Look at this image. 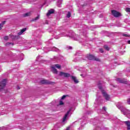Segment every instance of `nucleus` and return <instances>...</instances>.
<instances>
[{"mask_svg": "<svg viewBox=\"0 0 130 130\" xmlns=\"http://www.w3.org/2000/svg\"><path fill=\"white\" fill-rule=\"evenodd\" d=\"M117 108L121 110L123 114L126 115L128 118H130V111L123 107V105L121 103H118L116 105Z\"/></svg>", "mask_w": 130, "mask_h": 130, "instance_id": "obj_1", "label": "nucleus"}, {"mask_svg": "<svg viewBox=\"0 0 130 130\" xmlns=\"http://www.w3.org/2000/svg\"><path fill=\"white\" fill-rule=\"evenodd\" d=\"M98 87L100 90H101L102 93L105 100H106L107 101H109V100H110V96H109V95H108V94H107V93L105 92V90H103V89L102 88V85H101V84H99Z\"/></svg>", "mask_w": 130, "mask_h": 130, "instance_id": "obj_2", "label": "nucleus"}, {"mask_svg": "<svg viewBox=\"0 0 130 130\" xmlns=\"http://www.w3.org/2000/svg\"><path fill=\"white\" fill-rule=\"evenodd\" d=\"M56 68L57 69H60L61 66L60 65L58 64H56L54 65H53L51 66V71L54 73V74H57L58 72L57 71V70H56Z\"/></svg>", "mask_w": 130, "mask_h": 130, "instance_id": "obj_3", "label": "nucleus"}, {"mask_svg": "<svg viewBox=\"0 0 130 130\" xmlns=\"http://www.w3.org/2000/svg\"><path fill=\"white\" fill-rule=\"evenodd\" d=\"M7 83V79H4L1 83H0V90L2 89H4V87H6V84Z\"/></svg>", "mask_w": 130, "mask_h": 130, "instance_id": "obj_4", "label": "nucleus"}, {"mask_svg": "<svg viewBox=\"0 0 130 130\" xmlns=\"http://www.w3.org/2000/svg\"><path fill=\"white\" fill-rule=\"evenodd\" d=\"M71 111H72V109H70V110L66 114V115L63 118V120H62L63 122L67 121V119H68V117H69V115L70 114V112H71Z\"/></svg>", "mask_w": 130, "mask_h": 130, "instance_id": "obj_5", "label": "nucleus"}, {"mask_svg": "<svg viewBox=\"0 0 130 130\" xmlns=\"http://www.w3.org/2000/svg\"><path fill=\"white\" fill-rule=\"evenodd\" d=\"M67 32H66V31H63L62 32H61V34H59L58 36H57L55 37V39H58V38H59V37H66L67 36Z\"/></svg>", "mask_w": 130, "mask_h": 130, "instance_id": "obj_6", "label": "nucleus"}, {"mask_svg": "<svg viewBox=\"0 0 130 130\" xmlns=\"http://www.w3.org/2000/svg\"><path fill=\"white\" fill-rule=\"evenodd\" d=\"M73 38L75 39V40H78L79 41H80V42H83V40L81 38H80V37L76 34H73Z\"/></svg>", "mask_w": 130, "mask_h": 130, "instance_id": "obj_7", "label": "nucleus"}, {"mask_svg": "<svg viewBox=\"0 0 130 130\" xmlns=\"http://www.w3.org/2000/svg\"><path fill=\"white\" fill-rule=\"evenodd\" d=\"M112 15H113V16H114V17H119V16H120V13L115 10H112Z\"/></svg>", "mask_w": 130, "mask_h": 130, "instance_id": "obj_8", "label": "nucleus"}, {"mask_svg": "<svg viewBox=\"0 0 130 130\" xmlns=\"http://www.w3.org/2000/svg\"><path fill=\"white\" fill-rule=\"evenodd\" d=\"M40 83H41V84H51V82L49 81L48 80H45V79H43V80H41Z\"/></svg>", "mask_w": 130, "mask_h": 130, "instance_id": "obj_9", "label": "nucleus"}, {"mask_svg": "<svg viewBox=\"0 0 130 130\" xmlns=\"http://www.w3.org/2000/svg\"><path fill=\"white\" fill-rule=\"evenodd\" d=\"M59 76L65 77L66 78H69V77H70L71 75L69 73H66L62 72H60L59 73Z\"/></svg>", "mask_w": 130, "mask_h": 130, "instance_id": "obj_10", "label": "nucleus"}, {"mask_svg": "<svg viewBox=\"0 0 130 130\" xmlns=\"http://www.w3.org/2000/svg\"><path fill=\"white\" fill-rule=\"evenodd\" d=\"M71 79L72 80H73V81H74V83H75V84H78V83H79V81L78 80V79H77V77H76V76H71Z\"/></svg>", "mask_w": 130, "mask_h": 130, "instance_id": "obj_11", "label": "nucleus"}, {"mask_svg": "<svg viewBox=\"0 0 130 130\" xmlns=\"http://www.w3.org/2000/svg\"><path fill=\"white\" fill-rule=\"evenodd\" d=\"M26 30H27V28H22L20 31L19 32H18L17 34V35L18 36H20L21 35H22V34H23V33L24 32H25V31H26Z\"/></svg>", "mask_w": 130, "mask_h": 130, "instance_id": "obj_12", "label": "nucleus"}, {"mask_svg": "<svg viewBox=\"0 0 130 130\" xmlns=\"http://www.w3.org/2000/svg\"><path fill=\"white\" fill-rule=\"evenodd\" d=\"M124 123L126 124L127 126V129L130 130V121H124Z\"/></svg>", "mask_w": 130, "mask_h": 130, "instance_id": "obj_13", "label": "nucleus"}, {"mask_svg": "<svg viewBox=\"0 0 130 130\" xmlns=\"http://www.w3.org/2000/svg\"><path fill=\"white\" fill-rule=\"evenodd\" d=\"M9 37H11V39L15 40V39H18L19 36H15L14 35H10Z\"/></svg>", "mask_w": 130, "mask_h": 130, "instance_id": "obj_14", "label": "nucleus"}, {"mask_svg": "<svg viewBox=\"0 0 130 130\" xmlns=\"http://www.w3.org/2000/svg\"><path fill=\"white\" fill-rule=\"evenodd\" d=\"M54 13V10L53 9H50L48 11V13H47V17H49L51 14H53Z\"/></svg>", "mask_w": 130, "mask_h": 130, "instance_id": "obj_15", "label": "nucleus"}, {"mask_svg": "<svg viewBox=\"0 0 130 130\" xmlns=\"http://www.w3.org/2000/svg\"><path fill=\"white\" fill-rule=\"evenodd\" d=\"M31 15H32V12H29L23 14L22 16L23 17H29V16H31Z\"/></svg>", "mask_w": 130, "mask_h": 130, "instance_id": "obj_16", "label": "nucleus"}, {"mask_svg": "<svg viewBox=\"0 0 130 130\" xmlns=\"http://www.w3.org/2000/svg\"><path fill=\"white\" fill-rule=\"evenodd\" d=\"M117 81L119 82V83H122V84H126V81L120 79V78H118L117 79Z\"/></svg>", "mask_w": 130, "mask_h": 130, "instance_id": "obj_17", "label": "nucleus"}, {"mask_svg": "<svg viewBox=\"0 0 130 130\" xmlns=\"http://www.w3.org/2000/svg\"><path fill=\"white\" fill-rule=\"evenodd\" d=\"M52 51H56L57 52H59V49H58L57 48L55 47H53L52 49H51Z\"/></svg>", "mask_w": 130, "mask_h": 130, "instance_id": "obj_18", "label": "nucleus"}, {"mask_svg": "<svg viewBox=\"0 0 130 130\" xmlns=\"http://www.w3.org/2000/svg\"><path fill=\"white\" fill-rule=\"evenodd\" d=\"M87 58L88 59L92 60V59H94L95 57L93 55H89L87 56Z\"/></svg>", "mask_w": 130, "mask_h": 130, "instance_id": "obj_19", "label": "nucleus"}, {"mask_svg": "<svg viewBox=\"0 0 130 130\" xmlns=\"http://www.w3.org/2000/svg\"><path fill=\"white\" fill-rule=\"evenodd\" d=\"M83 58L81 56H78L74 59V61H79V60H82Z\"/></svg>", "mask_w": 130, "mask_h": 130, "instance_id": "obj_20", "label": "nucleus"}, {"mask_svg": "<svg viewBox=\"0 0 130 130\" xmlns=\"http://www.w3.org/2000/svg\"><path fill=\"white\" fill-rule=\"evenodd\" d=\"M61 3H62V0H59L58 1L57 6L59 7V8H60L61 7Z\"/></svg>", "mask_w": 130, "mask_h": 130, "instance_id": "obj_21", "label": "nucleus"}, {"mask_svg": "<svg viewBox=\"0 0 130 130\" xmlns=\"http://www.w3.org/2000/svg\"><path fill=\"white\" fill-rule=\"evenodd\" d=\"M40 19V15H38L35 19H33V21H37Z\"/></svg>", "mask_w": 130, "mask_h": 130, "instance_id": "obj_22", "label": "nucleus"}, {"mask_svg": "<svg viewBox=\"0 0 130 130\" xmlns=\"http://www.w3.org/2000/svg\"><path fill=\"white\" fill-rule=\"evenodd\" d=\"M6 23V21H3L1 24H0V30L2 29V27H3V26H4V25H5Z\"/></svg>", "mask_w": 130, "mask_h": 130, "instance_id": "obj_23", "label": "nucleus"}, {"mask_svg": "<svg viewBox=\"0 0 130 130\" xmlns=\"http://www.w3.org/2000/svg\"><path fill=\"white\" fill-rule=\"evenodd\" d=\"M104 48L105 49V50H109V49H110V48H109V47H108V46H107V45H105L104 46Z\"/></svg>", "mask_w": 130, "mask_h": 130, "instance_id": "obj_24", "label": "nucleus"}, {"mask_svg": "<svg viewBox=\"0 0 130 130\" xmlns=\"http://www.w3.org/2000/svg\"><path fill=\"white\" fill-rule=\"evenodd\" d=\"M123 36H124V37H129L130 35L127 34H123L122 35Z\"/></svg>", "mask_w": 130, "mask_h": 130, "instance_id": "obj_25", "label": "nucleus"}, {"mask_svg": "<svg viewBox=\"0 0 130 130\" xmlns=\"http://www.w3.org/2000/svg\"><path fill=\"white\" fill-rule=\"evenodd\" d=\"M104 112L102 111H101V113H104V112H106V107H104Z\"/></svg>", "mask_w": 130, "mask_h": 130, "instance_id": "obj_26", "label": "nucleus"}, {"mask_svg": "<svg viewBox=\"0 0 130 130\" xmlns=\"http://www.w3.org/2000/svg\"><path fill=\"white\" fill-rule=\"evenodd\" d=\"M71 17V12H69L67 14V18H70Z\"/></svg>", "mask_w": 130, "mask_h": 130, "instance_id": "obj_27", "label": "nucleus"}, {"mask_svg": "<svg viewBox=\"0 0 130 130\" xmlns=\"http://www.w3.org/2000/svg\"><path fill=\"white\" fill-rule=\"evenodd\" d=\"M126 12H127V13H130V8H126L125 9Z\"/></svg>", "mask_w": 130, "mask_h": 130, "instance_id": "obj_28", "label": "nucleus"}, {"mask_svg": "<svg viewBox=\"0 0 130 130\" xmlns=\"http://www.w3.org/2000/svg\"><path fill=\"white\" fill-rule=\"evenodd\" d=\"M59 105H63V102H62L61 100H60L59 101Z\"/></svg>", "mask_w": 130, "mask_h": 130, "instance_id": "obj_29", "label": "nucleus"}, {"mask_svg": "<svg viewBox=\"0 0 130 130\" xmlns=\"http://www.w3.org/2000/svg\"><path fill=\"white\" fill-rule=\"evenodd\" d=\"M8 39H9V37L8 36L4 37V40H8Z\"/></svg>", "mask_w": 130, "mask_h": 130, "instance_id": "obj_30", "label": "nucleus"}, {"mask_svg": "<svg viewBox=\"0 0 130 130\" xmlns=\"http://www.w3.org/2000/svg\"><path fill=\"white\" fill-rule=\"evenodd\" d=\"M100 51L101 52V53H103L104 52V50H103V49H100Z\"/></svg>", "mask_w": 130, "mask_h": 130, "instance_id": "obj_31", "label": "nucleus"}, {"mask_svg": "<svg viewBox=\"0 0 130 130\" xmlns=\"http://www.w3.org/2000/svg\"><path fill=\"white\" fill-rule=\"evenodd\" d=\"M67 97V95H63L61 98V100H63V99H64L66 98Z\"/></svg>", "mask_w": 130, "mask_h": 130, "instance_id": "obj_32", "label": "nucleus"}, {"mask_svg": "<svg viewBox=\"0 0 130 130\" xmlns=\"http://www.w3.org/2000/svg\"><path fill=\"white\" fill-rule=\"evenodd\" d=\"M127 102L128 104H130V99L127 100Z\"/></svg>", "mask_w": 130, "mask_h": 130, "instance_id": "obj_33", "label": "nucleus"}, {"mask_svg": "<svg viewBox=\"0 0 130 130\" xmlns=\"http://www.w3.org/2000/svg\"><path fill=\"white\" fill-rule=\"evenodd\" d=\"M17 90H20V87L17 86Z\"/></svg>", "mask_w": 130, "mask_h": 130, "instance_id": "obj_34", "label": "nucleus"}, {"mask_svg": "<svg viewBox=\"0 0 130 130\" xmlns=\"http://www.w3.org/2000/svg\"><path fill=\"white\" fill-rule=\"evenodd\" d=\"M127 43H128V44H130V40H128V41H127Z\"/></svg>", "mask_w": 130, "mask_h": 130, "instance_id": "obj_35", "label": "nucleus"}, {"mask_svg": "<svg viewBox=\"0 0 130 130\" xmlns=\"http://www.w3.org/2000/svg\"><path fill=\"white\" fill-rule=\"evenodd\" d=\"M69 129H70V127H68L66 130H69Z\"/></svg>", "mask_w": 130, "mask_h": 130, "instance_id": "obj_36", "label": "nucleus"}, {"mask_svg": "<svg viewBox=\"0 0 130 130\" xmlns=\"http://www.w3.org/2000/svg\"><path fill=\"white\" fill-rule=\"evenodd\" d=\"M69 49H72V47H69Z\"/></svg>", "mask_w": 130, "mask_h": 130, "instance_id": "obj_37", "label": "nucleus"}, {"mask_svg": "<svg viewBox=\"0 0 130 130\" xmlns=\"http://www.w3.org/2000/svg\"><path fill=\"white\" fill-rule=\"evenodd\" d=\"M95 60H98V59H95Z\"/></svg>", "mask_w": 130, "mask_h": 130, "instance_id": "obj_38", "label": "nucleus"}, {"mask_svg": "<svg viewBox=\"0 0 130 130\" xmlns=\"http://www.w3.org/2000/svg\"><path fill=\"white\" fill-rule=\"evenodd\" d=\"M98 100H99V98H98Z\"/></svg>", "mask_w": 130, "mask_h": 130, "instance_id": "obj_39", "label": "nucleus"}, {"mask_svg": "<svg viewBox=\"0 0 130 130\" xmlns=\"http://www.w3.org/2000/svg\"><path fill=\"white\" fill-rule=\"evenodd\" d=\"M106 118H108V117H106Z\"/></svg>", "mask_w": 130, "mask_h": 130, "instance_id": "obj_40", "label": "nucleus"}]
</instances>
